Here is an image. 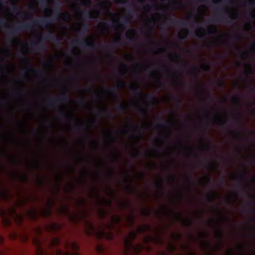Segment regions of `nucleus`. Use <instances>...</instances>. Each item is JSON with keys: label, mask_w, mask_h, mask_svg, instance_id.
I'll return each instance as SVG.
<instances>
[{"label": "nucleus", "mask_w": 255, "mask_h": 255, "mask_svg": "<svg viewBox=\"0 0 255 255\" xmlns=\"http://www.w3.org/2000/svg\"><path fill=\"white\" fill-rule=\"evenodd\" d=\"M96 114L99 116L105 115L110 118H114V115L110 112L109 108H106L104 110H99L97 111Z\"/></svg>", "instance_id": "obj_19"}, {"label": "nucleus", "mask_w": 255, "mask_h": 255, "mask_svg": "<svg viewBox=\"0 0 255 255\" xmlns=\"http://www.w3.org/2000/svg\"><path fill=\"white\" fill-rule=\"evenodd\" d=\"M148 32H149V37L150 38V39L151 40V46H150V49L152 50H153L155 49V44H154L155 43H154V42L153 41V28L152 27H151L149 26Z\"/></svg>", "instance_id": "obj_29"}, {"label": "nucleus", "mask_w": 255, "mask_h": 255, "mask_svg": "<svg viewBox=\"0 0 255 255\" xmlns=\"http://www.w3.org/2000/svg\"><path fill=\"white\" fill-rule=\"evenodd\" d=\"M231 19L232 20L231 21V23H233L234 25H237V23L236 22H234L233 20H237L239 17V13L237 11L235 10L232 13H231L230 15Z\"/></svg>", "instance_id": "obj_32"}, {"label": "nucleus", "mask_w": 255, "mask_h": 255, "mask_svg": "<svg viewBox=\"0 0 255 255\" xmlns=\"http://www.w3.org/2000/svg\"><path fill=\"white\" fill-rule=\"evenodd\" d=\"M61 244V241L58 237H52L48 243V247L53 248L59 246Z\"/></svg>", "instance_id": "obj_18"}, {"label": "nucleus", "mask_w": 255, "mask_h": 255, "mask_svg": "<svg viewBox=\"0 0 255 255\" xmlns=\"http://www.w3.org/2000/svg\"><path fill=\"white\" fill-rule=\"evenodd\" d=\"M117 108V110L121 112H124L127 110V107L121 101Z\"/></svg>", "instance_id": "obj_39"}, {"label": "nucleus", "mask_w": 255, "mask_h": 255, "mask_svg": "<svg viewBox=\"0 0 255 255\" xmlns=\"http://www.w3.org/2000/svg\"><path fill=\"white\" fill-rule=\"evenodd\" d=\"M243 64V63L239 60H237L235 62V65L237 67H240Z\"/></svg>", "instance_id": "obj_60"}, {"label": "nucleus", "mask_w": 255, "mask_h": 255, "mask_svg": "<svg viewBox=\"0 0 255 255\" xmlns=\"http://www.w3.org/2000/svg\"><path fill=\"white\" fill-rule=\"evenodd\" d=\"M206 31L204 28L200 26L198 27L197 31L195 32V36L199 38H202L204 37V35L206 34Z\"/></svg>", "instance_id": "obj_26"}, {"label": "nucleus", "mask_w": 255, "mask_h": 255, "mask_svg": "<svg viewBox=\"0 0 255 255\" xmlns=\"http://www.w3.org/2000/svg\"><path fill=\"white\" fill-rule=\"evenodd\" d=\"M31 215L32 216V218L33 219H35L36 218V212L34 210H33L31 212Z\"/></svg>", "instance_id": "obj_63"}, {"label": "nucleus", "mask_w": 255, "mask_h": 255, "mask_svg": "<svg viewBox=\"0 0 255 255\" xmlns=\"http://www.w3.org/2000/svg\"><path fill=\"white\" fill-rule=\"evenodd\" d=\"M248 4L250 6H255V0H249Z\"/></svg>", "instance_id": "obj_62"}, {"label": "nucleus", "mask_w": 255, "mask_h": 255, "mask_svg": "<svg viewBox=\"0 0 255 255\" xmlns=\"http://www.w3.org/2000/svg\"><path fill=\"white\" fill-rule=\"evenodd\" d=\"M227 33L225 29V24H224V197H227L226 193V189L227 187V157H226V114H227V107L226 103L227 101V93H226V84H227V75L226 71L227 67L226 65V59L227 57V52L225 49V47L227 44L226 41ZM232 175V179L233 181H238V183L235 185L236 189L240 190L243 192H246V175H248L247 174H233Z\"/></svg>", "instance_id": "obj_1"}, {"label": "nucleus", "mask_w": 255, "mask_h": 255, "mask_svg": "<svg viewBox=\"0 0 255 255\" xmlns=\"http://www.w3.org/2000/svg\"><path fill=\"white\" fill-rule=\"evenodd\" d=\"M244 64H245V66L247 67H248L249 69L248 71L246 73V76H247V75L248 74L251 73L252 72L253 67H252V65L249 63H245ZM247 79L249 81V86H250V89L249 90V92L252 94H255V85L254 84V83L250 81L249 80L248 76H247Z\"/></svg>", "instance_id": "obj_12"}, {"label": "nucleus", "mask_w": 255, "mask_h": 255, "mask_svg": "<svg viewBox=\"0 0 255 255\" xmlns=\"http://www.w3.org/2000/svg\"><path fill=\"white\" fill-rule=\"evenodd\" d=\"M245 147L243 145H239L235 147L234 150V156L236 159L244 157Z\"/></svg>", "instance_id": "obj_13"}, {"label": "nucleus", "mask_w": 255, "mask_h": 255, "mask_svg": "<svg viewBox=\"0 0 255 255\" xmlns=\"http://www.w3.org/2000/svg\"><path fill=\"white\" fill-rule=\"evenodd\" d=\"M168 19L170 20V23H174L182 27H185L188 25V23L185 21L184 20L180 19H174L172 18L171 15L169 16Z\"/></svg>", "instance_id": "obj_22"}, {"label": "nucleus", "mask_w": 255, "mask_h": 255, "mask_svg": "<svg viewBox=\"0 0 255 255\" xmlns=\"http://www.w3.org/2000/svg\"><path fill=\"white\" fill-rule=\"evenodd\" d=\"M91 0H82L81 2V3L83 5H87L88 4L91 3Z\"/></svg>", "instance_id": "obj_59"}, {"label": "nucleus", "mask_w": 255, "mask_h": 255, "mask_svg": "<svg viewBox=\"0 0 255 255\" xmlns=\"http://www.w3.org/2000/svg\"><path fill=\"white\" fill-rule=\"evenodd\" d=\"M61 210L63 213L69 214V208L67 206H62L61 208Z\"/></svg>", "instance_id": "obj_51"}, {"label": "nucleus", "mask_w": 255, "mask_h": 255, "mask_svg": "<svg viewBox=\"0 0 255 255\" xmlns=\"http://www.w3.org/2000/svg\"><path fill=\"white\" fill-rule=\"evenodd\" d=\"M189 151H190L189 154L190 155L194 156L195 157H198V155H197L195 153V151L193 148H190L189 149Z\"/></svg>", "instance_id": "obj_54"}, {"label": "nucleus", "mask_w": 255, "mask_h": 255, "mask_svg": "<svg viewBox=\"0 0 255 255\" xmlns=\"http://www.w3.org/2000/svg\"><path fill=\"white\" fill-rule=\"evenodd\" d=\"M208 161V158L205 155H199V163L202 165L205 166Z\"/></svg>", "instance_id": "obj_31"}, {"label": "nucleus", "mask_w": 255, "mask_h": 255, "mask_svg": "<svg viewBox=\"0 0 255 255\" xmlns=\"http://www.w3.org/2000/svg\"><path fill=\"white\" fill-rule=\"evenodd\" d=\"M12 10L13 12H17L18 15L24 14L23 12L19 11L16 2L14 3V5L12 8Z\"/></svg>", "instance_id": "obj_44"}, {"label": "nucleus", "mask_w": 255, "mask_h": 255, "mask_svg": "<svg viewBox=\"0 0 255 255\" xmlns=\"http://www.w3.org/2000/svg\"><path fill=\"white\" fill-rule=\"evenodd\" d=\"M235 50L240 54L241 57L243 59H246L249 56V53L246 50H243L239 48L236 45L234 46Z\"/></svg>", "instance_id": "obj_25"}, {"label": "nucleus", "mask_w": 255, "mask_h": 255, "mask_svg": "<svg viewBox=\"0 0 255 255\" xmlns=\"http://www.w3.org/2000/svg\"><path fill=\"white\" fill-rule=\"evenodd\" d=\"M106 131L109 134H110V141L113 143L117 142V138L115 136L112 135V134H113V132H112V131L110 130V129H107Z\"/></svg>", "instance_id": "obj_40"}, {"label": "nucleus", "mask_w": 255, "mask_h": 255, "mask_svg": "<svg viewBox=\"0 0 255 255\" xmlns=\"http://www.w3.org/2000/svg\"><path fill=\"white\" fill-rule=\"evenodd\" d=\"M0 215L2 217L3 225L5 227H9L11 226V222L9 218L6 216L5 211L3 210H0Z\"/></svg>", "instance_id": "obj_15"}, {"label": "nucleus", "mask_w": 255, "mask_h": 255, "mask_svg": "<svg viewBox=\"0 0 255 255\" xmlns=\"http://www.w3.org/2000/svg\"><path fill=\"white\" fill-rule=\"evenodd\" d=\"M70 100L66 93H63L62 96L51 98L46 101L47 105L50 108H54L60 104L65 103Z\"/></svg>", "instance_id": "obj_8"}, {"label": "nucleus", "mask_w": 255, "mask_h": 255, "mask_svg": "<svg viewBox=\"0 0 255 255\" xmlns=\"http://www.w3.org/2000/svg\"><path fill=\"white\" fill-rule=\"evenodd\" d=\"M150 211L148 209L144 208L143 210V214L145 216H149L150 215Z\"/></svg>", "instance_id": "obj_53"}, {"label": "nucleus", "mask_w": 255, "mask_h": 255, "mask_svg": "<svg viewBox=\"0 0 255 255\" xmlns=\"http://www.w3.org/2000/svg\"><path fill=\"white\" fill-rule=\"evenodd\" d=\"M205 121L206 124L208 125H209L212 121V118H211V113L210 111H207L205 117H204Z\"/></svg>", "instance_id": "obj_34"}, {"label": "nucleus", "mask_w": 255, "mask_h": 255, "mask_svg": "<svg viewBox=\"0 0 255 255\" xmlns=\"http://www.w3.org/2000/svg\"><path fill=\"white\" fill-rule=\"evenodd\" d=\"M221 104L220 108V125L221 128L223 127V95H221L220 99Z\"/></svg>", "instance_id": "obj_24"}, {"label": "nucleus", "mask_w": 255, "mask_h": 255, "mask_svg": "<svg viewBox=\"0 0 255 255\" xmlns=\"http://www.w3.org/2000/svg\"><path fill=\"white\" fill-rule=\"evenodd\" d=\"M71 45L72 46L81 45L88 51L94 50L96 48V44L95 42H89L84 37L83 38L81 41L80 39L73 40L71 42Z\"/></svg>", "instance_id": "obj_7"}, {"label": "nucleus", "mask_w": 255, "mask_h": 255, "mask_svg": "<svg viewBox=\"0 0 255 255\" xmlns=\"http://www.w3.org/2000/svg\"><path fill=\"white\" fill-rule=\"evenodd\" d=\"M96 250L99 254L102 255L104 254L105 249L102 246L98 245L96 246Z\"/></svg>", "instance_id": "obj_43"}, {"label": "nucleus", "mask_w": 255, "mask_h": 255, "mask_svg": "<svg viewBox=\"0 0 255 255\" xmlns=\"http://www.w3.org/2000/svg\"><path fill=\"white\" fill-rule=\"evenodd\" d=\"M176 249V246L174 245H170L168 247V251L170 253L174 252Z\"/></svg>", "instance_id": "obj_52"}, {"label": "nucleus", "mask_w": 255, "mask_h": 255, "mask_svg": "<svg viewBox=\"0 0 255 255\" xmlns=\"http://www.w3.org/2000/svg\"><path fill=\"white\" fill-rule=\"evenodd\" d=\"M60 114L63 116V120L66 122H73L74 121V118L72 115L69 113H64L62 112H60Z\"/></svg>", "instance_id": "obj_28"}, {"label": "nucleus", "mask_w": 255, "mask_h": 255, "mask_svg": "<svg viewBox=\"0 0 255 255\" xmlns=\"http://www.w3.org/2000/svg\"><path fill=\"white\" fill-rule=\"evenodd\" d=\"M61 6V3L58 2L57 3V8L54 12L55 15H56L57 16H62L64 19L66 20L69 19L70 18V14L68 13L62 12L60 9Z\"/></svg>", "instance_id": "obj_14"}, {"label": "nucleus", "mask_w": 255, "mask_h": 255, "mask_svg": "<svg viewBox=\"0 0 255 255\" xmlns=\"http://www.w3.org/2000/svg\"><path fill=\"white\" fill-rule=\"evenodd\" d=\"M200 148L204 151H210L211 149V146L208 144L202 143L200 146Z\"/></svg>", "instance_id": "obj_36"}, {"label": "nucleus", "mask_w": 255, "mask_h": 255, "mask_svg": "<svg viewBox=\"0 0 255 255\" xmlns=\"http://www.w3.org/2000/svg\"><path fill=\"white\" fill-rule=\"evenodd\" d=\"M242 95L238 93L231 97V100L236 107V110L231 115V127L235 128L231 133L233 138L237 141H243L246 137V129L243 124L244 117L243 113Z\"/></svg>", "instance_id": "obj_2"}, {"label": "nucleus", "mask_w": 255, "mask_h": 255, "mask_svg": "<svg viewBox=\"0 0 255 255\" xmlns=\"http://www.w3.org/2000/svg\"><path fill=\"white\" fill-rule=\"evenodd\" d=\"M24 52L21 50L20 52V60L21 62L25 63L28 64V66L25 68V69L27 70L29 72L36 75H44V72L41 69H36L30 67V62L29 59L25 56H24Z\"/></svg>", "instance_id": "obj_10"}, {"label": "nucleus", "mask_w": 255, "mask_h": 255, "mask_svg": "<svg viewBox=\"0 0 255 255\" xmlns=\"http://www.w3.org/2000/svg\"><path fill=\"white\" fill-rule=\"evenodd\" d=\"M128 31L130 34L127 33L126 34V38L129 42H133L134 41L135 30L134 29L129 28Z\"/></svg>", "instance_id": "obj_27"}, {"label": "nucleus", "mask_w": 255, "mask_h": 255, "mask_svg": "<svg viewBox=\"0 0 255 255\" xmlns=\"http://www.w3.org/2000/svg\"><path fill=\"white\" fill-rule=\"evenodd\" d=\"M241 87V79L238 78L235 84V88L237 90H239L240 89Z\"/></svg>", "instance_id": "obj_46"}, {"label": "nucleus", "mask_w": 255, "mask_h": 255, "mask_svg": "<svg viewBox=\"0 0 255 255\" xmlns=\"http://www.w3.org/2000/svg\"><path fill=\"white\" fill-rule=\"evenodd\" d=\"M235 249L236 253H234V255H244L246 250V246L243 244H237L235 246Z\"/></svg>", "instance_id": "obj_16"}, {"label": "nucleus", "mask_w": 255, "mask_h": 255, "mask_svg": "<svg viewBox=\"0 0 255 255\" xmlns=\"http://www.w3.org/2000/svg\"><path fill=\"white\" fill-rule=\"evenodd\" d=\"M162 117L160 116L158 119V122L157 124V126L158 127L163 128H170L172 126V123L170 122H162Z\"/></svg>", "instance_id": "obj_23"}, {"label": "nucleus", "mask_w": 255, "mask_h": 255, "mask_svg": "<svg viewBox=\"0 0 255 255\" xmlns=\"http://www.w3.org/2000/svg\"><path fill=\"white\" fill-rule=\"evenodd\" d=\"M138 111L139 112V113L144 116H147V111L148 109L147 107L146 108H142L140 106H137Z\"/></svg>", "instance_id": "obj_38"}, {"label": "nucleus", "mask_w": 255, "mask_h": 255, "mask_svg": "<svg viewBox=\"0 0 255 255\" xmlns=\"http://www.w3.org/2000/svg\"><path fill=\"white\" fill-rule=\"evenodd\" d=\"M81 27H82V32L83 33V35L85 36L87 34V31L89 29V25L87 23L85 22H82L81 23Z\"/></svg>", "instance_id": "obj_37"}, {"label": "nucleus", "mask_w": 255, "mask_h": 255, "mask_svg": "<svg viewBox=\"0 0 255 255\" xmlns=\"http://www.w3.org/2000/svg\"><path fill=\"white\" fill-rule=\"evenodd\" d=\"M9 214L10 216L13 217L15 220L17 219L19 224L22 223L23 220L22 217L16 213L14 208H11L10 209Z\"/></svg>", "instance_id": "obj_20"}, {"label": "nucleus", "mask_w": 255, "mask_h": 255, "mask_svg": "<svg viewBox=\"0 0 255 255\" xmlns=\"http://www.w3.org/2000/svg\"><path fill=\"white\" fill-rule=\"evenodd\" d=\"M122 44V41L121 38H118L115 40L113 43L109 44V46H113L115 45H121Z\"/></svg>", "instance_id": "obj_41"}, {"label": "nucleus", "mask_w": 255, "mask_h": 255, "mask_svg": "<svg viewBox=\"0 0 255 255\" xmlns=\"http://www.w3.org/2000/svg\"><path fill=\"white\" fill-rule=\"evenodd\" d=\"M202 69L205 71H208L210 70V66L209 65H205L204 64H202L201 66Z\"/></svg>", "instance_id": "obj_58"}, {"label": "nucleus", "mask_w": 255, "mask_h": 255, "mask_svg": "<svg viewBox=\"0 0 255 255\" xmlns=\"http://www.w3.org/2000/svg\"><path fill=\"white\" fill-rule=\"evenodd\" d=\"M125 174H126V176H125V180L128 183H130L132 181L131 179V178H130V176L128 174L127 172H126Z\"/></svg>", "instance_id": "obj_57"}, {"label": "nucleus", "mask_w": 255, "mask_h": 255, "mask_svg": "<svg viewBox=\"0 0 255 255\" xmlns=\"http://www.w3.org/2000/svg\"><path fill=\"white\" fill-rule=\"evenodd\" d=\"M232 37L236 42H240L243 40V35L241 32H238L233 34Z\"/></svg>", "instance_id": "obj_30"}, {"label": "nucleus", "mask_w": 255, "mask_h": 255, "mask_svg": "<svg viewBox=\"0 0 255 255\" xmlns=\"http://www.w3.org/2000/svg\"><path fill=\"white\" fill-rule=\"evenodd\" d=\"M129 24V22L127 19H124L121 23L119 24V26L123 28H126Z\"/></svg>", "instance_id": "obj_45"}, {"label": "nucleus", "mask_w": 255, "mask_h": 255, "mask_svg": "<svg viewBox=\"0 0 255 255\" xmlns=\"http://www.w3.org/2000/svg\"><path fill=\"white\" fill-rule=\"evenodd\" d=\"M132 93L135 95H138L141 98L143 99L147 102H154L156 99V96L155 94H144L139 91L138 87L132 85Z\"/></svg>", "instance_id": "obj_9"}, {"label": "nucleus", "mask_w": 255, "mask_h": 255, "mask_svg": "<svg viewBox=\"0 0 255 255\" xmlns=\"http://www.w3.org/2000/svg\"><path fill=\"white\" fill-rule=\"evenodd\" d=\"M86 225L87 229L85 232L89 236L97 234L99 238H105L109 240H112L114 238V234L111 231L106 232L103 229H99V231H97L94 224L89 221H86Z\"/></svg>", "instance_id": "obj_5"}, {"label": "nucleus", "mask_w": 255, "mask_h": 255, "mask_svg": "<svg viewBox=\"0 0 255 255\" xmlns=\"http://www.w3.org/2000/svg\"><path fill=\"white\" fill-rule=\"evenodd\" d=\"M46 229L50 232H56L60 229V226L55 222H50L46 226Z\"/></svg>", "instance_id": "obj_17"}, {"label": "nucleus", "mask_w": 255, "mask_h": 255, "mask_svg": "<svg viewBox=\"0 0 255 255\" xmlns=\"http://www.w3.org/2000/svg\"><path fill=\"white\" fill-rule=\"evenodd\" d=\"M47 40H50L54 41L58 45H61L62 42L60 39L56 38L52 32L44 36L41 35L38 40L36 42H32L30 44L31 48L35 51H45L47 49V46L45 44V41Z\"/></svg>", "instance_id": "obj_4"}, {"label": "nucleus", "mask_w": 255, "mask_h": 255, "mask_svg": "<svg viewBox=\"0 0 255 255\" xmlns=\"http://www.w3.org/2000/svg\"><path fill=\"white\" fill-rule=\"evenodd\" d=\"M144 240L145 242H149V241H151V240H154V242L157 244H158V245H161L162 244H163V241L160 238L159 239H154L151 237H149L148 238H144Z\"/></svg>", "instance_id": "obj_33"}, {"label": "nucleus", "mask_w": 255, "mask_h": 255, "mask_svg": "<svg viewBox=\"0 0 255 255\" xmlns=\"http://www.w3.org/2000/svg\"><path fill=\"white\" fill-rule=\"evenodd\" d=\"M84 125L83 123H80V122H76V125L74 127V128L76 130H79L81 128H84Z\"/></svg>", "instance_id": "obj_48"}, {"label": "nucleus", "mask_w": 255, "mask_h": 255, "mask_svg": "<svg viewBox=\"0 0 255 255\" xmlns=\"http://www.w3.org/2000/svg\"><path fill=\"white\" fill-rule=\"evenodd\" d=\"M81 14L88 19H91L95 17L94 14L91 11L84 12L81 11Z\"/></svg>", "instance_id": "obj_35"}, {"label": "nucleus", "mask_w": 255, "mask_h": 255, "mask_svg": "<svg viewBox=\"0 0 255 255\" xmlns=\"http://www.w3.org/2000/svg\"><path fill=\"white\" fill-rule=\"evenodd\" d=\"M120 84L118 85L116 87L113 89H106V92L109 94L112 95L113 96H114L115 98L117 99H119V95L117 93V92L119 90V89L122 87H124L126 85V82L123 80H120Z\"/></svg>", "instance_id": "obj_11"}, {"label": "nucleus", "mask_w": 255, "mask_h": 255, "mask_svg": "<svg viewBox=\"0 0 255 255\" xmlns=\"http://www.w3.org/2000/svg\"><path fill=\"white\" fill-rule=\"evenodd\" d=\"M63 246L65 250H58L57 252V255H81L78 252L79 245L76 242L65 240L63 243Z\"/></svg>", "instance_id": "obj_6"}, {"label": "nucleus", "mask_w": 255, "mask_h": 255, "mask_svg": "<svg viewBox=\"0 0 255 255\" xmlns=\"http://www.w3.org/2000/svg\"><path fill=\"white\" fill-rule=\"evenodd\" d=\"M191 72L196 76L199 73V70L196 66H193L191 68Z\"/></svg>", "instance_id": "obj_49"}, {"label": "nucleus", "mask_w": 255, "mask_h": 255, "mask_svg": "<svg viewBox=\"0 0 255 255\" xmlns=\"http://www.w3.org/2000/svg\"><path fill=\"white\" fill-rule=\"evenodd\" d=\"M203 1L209 3L210 5L215 4L216 3L215 0H203Z\"/></svg>", "instance_id": "obj_56"}, {"label": "nucleus", "mask_w": 255, "mask_h": 255, "mask_svg": "<svg viewBox=\"0 0 255 255\" xmlns=\"http://www.w3.org/2000/svg\"><path fill=\"white\" fill-rule=\"evenodd\" d=\"M135 11L133 9H130L128 14L126 15V18L127 19H131Z\"/></svg>", "instance_id": "obj_47"}, {"label": "nucleus", "mask_w": 255, "mask_h": 255, "mask_svg": "<svg viewBox=\"0 0 255 255\" xmlns=\"http://www.w3.org/2000/svg\"><path fill=\"white\" fill-rule=\"evenodd\" d=\"M52 23L53 20L51 19H36L33 20L31 23H26L19 25L8 26L7 27V32L9 36L14 38L22 30L33 29V27L31 26V24L34 26H50L52 24Z\"/></svg>", "instance_id": "obj_3"}, {"label": "nucleus", "mask_w": 255, "mask_h": 255, "mask_svg": "<svg viewBox=\"0 0 255 255\" xmlns=\"http://www.w3.org/2000/svg\"><path fill=\"white\" fill-rule=\"evenodd\" d=\"M220 223L221 226L223 224V211L222 210L220 213Z\"/></svg>", "instance_id": "obj_61"}, {"label": "nucleus", "mask_w": 255, "mask_h": 255, "mask_svg": "<svg viewBox=\"0 0 255 255\" xmlns=\"http://www.w3.org/2000/svg\"><path fill=\"white\" fill-rule=\"evenodd\" d=\"M122 221V218L118 215H115L112 219V223L108 226V228L110 230H113L115 228V225L119 224Z\"/></svg>", "instance_id": "obj_21"}, {"label": "nucleus", "mask_w": 255, "mask_h": 255, "mask_svg": "<svg viewBox=\"0 0 255 255\" xmlns=\"http://www.w3.org/2000/svg\"><path fill=\"white\" fill-rule=\"evenodd\" d=\"M43 216L45 217L51 216L52 215V212L50 210L47 209L42 212Z\"/></svg>", "instance_id": "obj_50"}, {"label": "nucleus", "mask_w": 255, "mask_h": 255, "mask_svg": "<svg viewBox=\"0 0 255 255\" xmlns=\"http://www.w3.org/2000/svg\"><path fill=\"white\" fill-rule=\"evenodd\" d=\"M13 94L16 97H21L22 96V90L19 88H16L13 91Z\"/></svg>", "instance_id": "obj_42"}, {"label": "nucleus", "mask_w": 255, "mask_h": 255, "mask_svg": "<svg viewBox=\"0 0 255 255\" xmlns=\"http://www.w3.org/2000/svg\"><path fill=\"white\" fill-rule=\"evenodd\" d=\"M18 176L20 178L21 180L23 181L26 182L27 180V177L25 174H18Z\"/></svg>", "instance_id": "obj_55"}, {"label": "nucleus", "mask_w": 255, "mask_h": 255, "mask_svg": "<svg viewBox=\"0 0 255 255\" xmlns=\"http://www.w3.org/2000/svg\"><path fill=\"white\" fill-rule=\"evenodd\" d=\"M117 22L113 21L112 23H109L107 24V27H115Z\"/></svg>", "instance_id": "obj_64"}]
</instances>
